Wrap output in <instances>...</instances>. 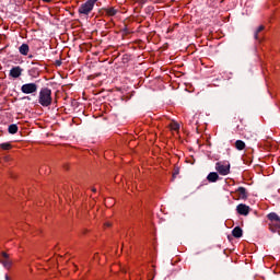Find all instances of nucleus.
Instances as JSON below:
<instances>
[{"mask_svg":"<svg viewBox=\"0 0 280 280\" xmlns=\"http://www.w3.org/2000/svg\"><path fill=\"white\" fill-rule=\"evenodd\" d=\"M54 102L51 97V89L49 88H42L38 94V104L44 108L49 107Z\"/></svg>","mask_w":280,"mask_h":280,"instance_id":"nucleus-1","label":"nucleus"},{"mask_svg":"<svg viewBox=\"0 0 280 280\" xmlns=\"http://www.w3.org/2000/svg\"><path fill=\"white\" fill-rule=\"evenodd\" d=\"M267 219H268L269 231H271V233H279V230H280L279 214H277V212H270L269 214H267Z\"/></svg>","mask_w":280,"mask_h":280,"instance_id":"nucleus-2","label":"nucleus"},{"mask_svg":"<svg viewBox=\"0 0 280 280\" xmlns=\"http://www.w3.org/2000/svg\"><path fill=\"white\" fill-rule=\"evenodd\" d=\"M96 1L100 0H88L84 3H82L78 9V13L80 14V16H89V14L93 12Z\"/></svg>","mask_w":280,"mask_h":280,"instance_id":"nucleus-3","label":"nucleus"},{"mask_svg":"<svg viewBox=\"0 0 280 280\" xmlns=\"http://www.w3.org/2000/svg\"><path fill=\"white\" fill-rule=\"evenodd\" d=\"M215 170L220 176H229L231 174V162L220 161L215 163Z\"/></svg>","mask_w":280,"mask_h":280,"instance_id":"nucleus-4","label":"nucleus"},{"mask_svg":"<svg viewBox=\"0 0 280 280\" xmlns=\"http://www.w3.org/2000/svg\"><path fill=\"white\" fill-rule=\"evenodd\" d=\"M21 91L25 95H30V94L36 93V91H38V85L36 83H25L21 86Z\"/></svg>","mask_w":280,"mask_h":280,"instance_id":"nucleus-5","label":"nucleus"},{"mask_svg":"<svg viewBox=\"0 0 280 280\" xmlns=\"http://www.w3.org/2000/svg\"><path fill=\"white\" fill-rule=\"evenodd\" d=\"M0 264H2L3 268L10 270V268H12V260L10 259V254L2 252L0 254Z\"/></svg>","mask_w":280,"mask_h":280,"instance_id":"nucleus-6","label":"nucleus"},{"mask_svg":"<svg viewBox=\"0 0 280 280\" xmlns=\"http://www.w3.org/2000/svg\"><path fill=\"white\" fill-rule=\"evenodd\" d=\"M234 194H236V200H248V190L242 186Z\"/></svg>","mask_w":280,"mask_h":280,"instance_id":"nucleus-7","label":"nucleus"},{"mask_svg":"<svg viewBox=\"0 0 280 280\" xmlns=\"http://www.w3.org/2000/svg\"><path fill=\"white\" fill-rule=\"evenodd\" d=\"M236 212L238 215H248V213H250V207L246 203H240L236 206Z\"/></svg>","mask_w":280,"mask_h":280,"instance_id":"nucleus-8","label":"nucleus"},{"mask_svg":"<svg viewBox=\"0 0 280 280\" xmlns=\"http://www.w3.org/2000/svg\"><path fill=\"white\" fill-rule=\"evenodd\" d=\"M22 73H23V68H21V66H16L10 70L9 75L11 78L16 79V78H21Z\"/></svg>","mask_w":280,"mask_h":280,"instance_id":"nucleus-9","label":"nucleus"},{"mask_svg":"<svg viewBox=\"0 0 280 280\" xmlns=\"http://www.w3.org/2000/svg\"><path fill=\"white\" fill-rule=\"evenodd\" d=\"M19 51L22 56H27V54H30V45L27 44H22L20 47H19Z\"/></svg>","mask_w":280,"mask_h":280,"instance_id":"nucleus-10","label":"nucleus"},{"mask_svg":"<svg viewBox=\"0 0 280 280\" xmlns=\"http://www.w3.org/2000/svg\"><path fill=\"white\" fill-rule=\"evenodd\" d=\"M220 178V175H218V173L215 172H211L208 176H207V180H209V183H218V179Z\"/></svg>","mask_w":280,"mask_h":280,"instance_id":"nucleus-11","label":"nucleus"},{"mask_svg":"<svg viewBox=\"0 0 280 280\" xmlns=\"http://www.w3.org/2000/svg\"><path fill=\"white\" fill-rule=\"evenodd\" d=\"M232 235L233 237L240 238L242 237V235H244V231L242 230V228L236 226L232 230Z\"/></svg>","mask_w":280,"mask_h":280,"instance_id":"nucleus-12","label":"nucleus"},{"mask_svg":"<svg viewBox=\"0 0 280 280\" xmlns=\"http://www.w3.org/2000/svg\"><path fill=\"white\" fill-rule=\"evenodd\" d=\"M119 12V10L115 9V7H109L105 9L106 16H115Z\"/></svg>","mask_w":280,"mask_h":280,"instance_id":"nucleus-13","label":"nucleus"},{"mask_svg":"<svg viewBox=\"0 0 280 280\" xmlns=\"http://www.w3.org/2000/svg\"><path fill=\"white\" fill-rule=\"evenodd\" d=\"M170 130H172V132H178V130H180V125H178V122L176 121H172L170 125Z\"/></svg>","mask_w":280,"mask_h":280,"instance_id":"nucleus-14","label":"nucleus"},{"mask_svg":"<svg viewBox=\"0 0 280 280\" xmlns=\"http://www.w3.org/2000/svg\"><path fill=\"white\" fill-rule=\"evenodd\" d=\"M235 148H236V150H240V151L245 150L246 143L242 140H236Z\"/></svg>","mask_w":280,"mask_h":280,"instance_id":"nucleus-15","label":"nucleus"},{"mask_svg":"<svg viewBox=\"0 0 280 280\" xmlns=\"http://www.w3.org/2000/svg\"><path fill=\"white\" fill-rule=\"evenodd\" d=\"M8 130L10 135H16L19 132V126L14 124L10 125Z\"/></svg>","mask_w":280,"mask_h":280,"instance_id":"nucleus-16","label":"nucleus"},{"mask_svg":"<svg viewBox=\"0 0 280 280\" xmlns=\"http://www.w3.org/2000/svg\"><path fill=\"white\" fill-rule=\"evenodd\" d=\"M1 150H12V143L3 142L0 144Z\"/></svg>","mask_w":280,"mask_h":280,"instance_id":"nucleus-17","label":"nucleus"},{"mask_svg":"<svg viewBox=\"0 0 280 280\" xmlns=\"http://www.w3.org/2000/svg\"><path fill=\"white\" fill-rule=\"evenodd\" d=\"M264 32V25H260L257 27L256 32H255V39L258 40L259 39V33Z\"/></svg>","mask_w":280,"mask_h":280,"instance_id":"nucleus-18","label":"nucleus"},{"mask_svg":"<svg viewBox=\"0 0 280 280\" xmlns=\"http://www.w3.org/2000/svg\"><path fill=\"white\" fill-rule=\"evenodd\" d=\"M112 225H113V223H110V222H105V224H104V226H106V228H109Z\"/></svg>","mask_w":280,"mask_h":280,"instance_id":"nucleus-19","label":"nucleus"},{"mask_svg":"<svg viewBox=\"0 0 280 280\" xmlns=\"http://www.w3.org/2000/svg\"><path fill=\"white\" fill-rule=\"evenodd\" d=\"M44 3H51V0H42Z\"/></svg>","mask_w":280,"mask_h":280,"instance_id":"nucleus-20","label":"nucleus"},{"mask_svg":"<svg viewBox=\"0 0 280 280\" xmlns=\"http://www.w3.org/2000/svg\"><path fill=\"white\" fill-rule=\"evenodd\" d=\"M7 280H10V278H8V276L5 277Z\"/></svg>","mask_w":280,"mask_h":280,"instance_id":"nucleus-21","label":"nucleus"}]
</instances>
